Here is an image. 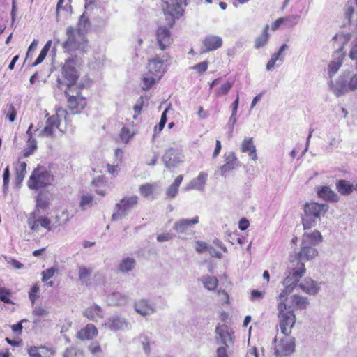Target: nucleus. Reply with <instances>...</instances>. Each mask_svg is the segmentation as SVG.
<instances>
[{"mask_svg":"<svg viewBox=\"0 0 357 357\" xmlns=\"http://www.w3.org/2000/svg\"><path fill=\"white\" fill-rule=\"evenodd\" d=\"M199 222V217L195 216L192 219L183 218L176 222L173 229L179 234L185 233L188 229Z\"/></svg>","mask_w":357,"mask_h":357,"instance_id":"24","label":"nucleus"},{"mask_svg":"<svg viewBox=\"0 0 357 357\" xmlns=\"http://www.w3.org/2000/svg\"><path fill=\"white\" fill-rule=\"evenodd\" d=\"M170 59L167 54L156 55L149 60L147 68L149 73L155 77H160L165 72L164 64Z\"/></svg>","mask_w":357,"mask_h":357,"instance_id":"10","label":"nucleus"},{"mask_svg":"<svg viewBox=\"0 0 357 357\" xmlns=\"http://www.w3.org/2000/svg\"><path fill=\"white\" fill-rule=\"evenodd\" d=\"M280 342L275 345V356H288L295 351V338L290 335H284Z\"/></svg>","mask_w":357,"mask_h":357,"instance_id":"11","label":"nucleus"},{"mask_svg":"<svg viewBox=\"0 0 357 357\" xmlns=\"http://www.w3.org/2000/svg\"><path fill=\"white\" fill-rule=\"evenodd\" d=\"M208 248L209 246H208L205 242L200 241H196L195 250L197 252L202 253L206 250L208 251Z\"/></svg>","mask_w":357,"mask_h":357,"instance_id":"64","label":"nucleus"},{"mask_svg":"<svg viewBox=\"0 0 357 357\" xmlns=\"http://www.w3.org/2000/svg\"><path fill=\"white\" fill-rule=\"evenodd\" d=\"M268 30V26L266 25L263 31V33L256 38L255 44V48L259 49L267 43L269 37Z\"/></svg>","mask_w":357,"mask_h":357,"instance_id":"38","label":"nucleus"},{"mask_svg":"<svg viewBox=\"0 0 357 357\" xmlns=\"http://www.w3.org/2000/svg\"><path fill=\"white\" fill-rule=\"evenodd\" d=\"M284 23L288 28L296 26L300 20V16L298 15H291L287 17H283Z\"/></svg>","mask_w":357,"mask_h":357,"instance_id":"44","label":"nucleus"},{"mask_svg":"<svg viewBox=\"0 0 357 357\" xmlns=\"http://www.w3.org/2000/svg\"><path fill=\"white\" fill-rule=\"evenodd\" d=\"M298 288L309 295H316L320 290V285L317 282L307 277L299 282Z\"/></svg>","mask_w":357,"mask_h":357,"instance_id":"20","label":"nucleus"},{"mask_svg":"<svg viewBox=\"0 0 357 357\" xmlns=\"http://www.w3.org/2000/svg\"><path fill=\"white\" fill-rule=\"evenodd\" d=\"M203 44L206 50H203L202 53L220 48L222 45V40L220 36L209 35L203 40Z\"/></svg>","mask_w":357,"mask_h":357,"instance_id":"23","label":"nucleus"},{"mask_svg":"<svg viewBox=\"0 0 357 357\" xmlns=\"http://www.w3.org/2000/svg\"><path fill=\"white\" fill-rule=\"evenodd\" d=\"M137 204L138 197L136 195L123 197L116 204V212L112 214V220L115 221L125 218L132 209L137 206Z\"/></svg>","mask_w":357,"mask_h":357,"instance_id":"8","label":"nucleus"},{"mask_svg":"<svg viewBox=\"0 0 357 357\" xmlns=\"http://www.w3.org/2000/svg\"><path fill=\"white\" fill-rule=\"evenodd\" d=\"M11 291L10 289L5 287H0V301L5 303H12L10 298Z\"/></svg>","mask_w":357,"mask_h":357,"instance_id":"46","label":"nucleus"},{"mask_svg":"<svg viewBox=\"0 0 357 357\" xmlns=\"http://www.w3.org/2000/svg\"><path fill=\"white\" fill-rule=\"evenodd\" d=\"M56 271H57V268H54V267H52L50 268H48V269L43 271V273H42V275H43L42 280H43V282H46L49 279L52 278L54 275V274H55V273Z\"/></svg>","mask_w":357,"mask_h":357,"instance_id":"55","label":"nucleus"},{"mask_svg":"<svg viewBox=\"0 0 357 357\" xmlns=\"http://www.w3.org/2000/svg\"><path fill=\"white\" fill-rule=\"evenodd\" d=\"M130 298L120 292H114L107 297L109 305L124 306L128 303Z\"/></svg>","mask_w":357,"mask_h":357,"instance_id":"26","label":"nucleus"},{"mask_svg":"<svg viewBox=\"0 0 357 357\" xmlns=\"http://www.w3.org/2000/svg\"><path fill=\"white\" fill-rule=\"evenodd\" d=\"M215 341L222 346L229 347L234 343L233 331L225 324H218L215 330Z\"/></svg>","mask_w":357,"mask_h":357,"instance_id":"12","label":"nucleus"},{"mask_svg":"<svg viewBox=\"0 0 357 357\" xmlns=\"http://www.w3.org/2000/svg\"><path fill=\"white\" fill-rule=\"evenodd\" d=\"M167 112V109H165L162 112L161 118H160V121L158 125L155 126V129H154L155 132H156V131L160 132L164 128V126L167 120V116H166Z\"/></svg>","mask_w":357,"mask_h":357,"instance_id":"57","label":"nucleus"},{"mask_svg":"<svg viewBox=\"0 0 357 357\" xmlns=\"http://www.w3.org/2000/svg\"><path fill=\"white\" fill-rule=\"evenodd\" d=\"M208 66V62L207 61H204L195 65L194 66L192 67V68L197 70L199 73L202 74L207 70Z\"/></svg>","mask_w":357,"mask_h":357,"instance_id":"61","label":"nucleus"},{"mask_svg":"<svg viewBox=\"0 0 357 357\" xmlns=\"http://www.w3.org/2000/svg\"><path fill=\"white\" fill-rule=\"evenodd\" d=\"M331 90L337 96L357 90V73L351 75L349 70L343 71L335 84L331 81Z\"/></svg>","mask_w":357,"mask_h":357,"instance_id":"4","label":"nucleus"},{"mask_svg":"<svg viewBox=\"0 0 357 357\" xmlns=\"http://www.w3.org/2000/svg\"><path fill=\"white\" fill-rule=\"evenodd\" d=\"M355 185L344 179L338 180L336 182V188L342 195H349L354 190Z\"/></svg>","mask_w":357,"mask_h":357,"instance_id":"31","label":"nucleus"},{"mask_svg":"<svg viewBox=\"0 0 357 357\" xmlns=\"http://www.w3.org/2000/svg\"><path fill=\"white\" fill-rule=\"evenodd\" d=\"M182 150L178 148L168 149L162 156V160L166 167H174L183 161Z\"/></svg>","mask_w":357,"mask_h":357,"instance_id":"13","label":"nucleus"},{"mask_svg":"<svg viewBox=\"0 0 357 357\" xmlns=\"http://www.w3.org/2000/svg\"><path fill=\"white\" fill-rule=\"evenodd\" d=\"M233 86V82H227L223 84L219 89L216 90V94L218 96H223L227 94L229 91Z\"/></svg>","mask_w":357,"mask_h":357,"instance_id":"53","label":"nucleus"},{"mask_svg":"<svg viewBox=\"0 0 357 357\" xmlns=\"http://www.w3.org/2000/svg\"><path fill=\"white\" fill-rule=\"evenodd\" d=\"M207 174L202 172L199 174L198 176L192 180L188 184L187 189L188 190H197L199 191H203L206 184Z\"/></svg>","mask_w":357,"mask_h":357,"instance_id":"28","label":"nucleus"},{"mask_svg":"<svg viewBox=\"0 0 357 357\" xmlns=\"http://www.w3.org/2000/svg\"><path fill=\"white\" fill-rule=\"evenodd\" d=\"M139 192L142 196L147 197L153 192V186L151 184L146 183L139 187Z\"/></svg>","mask_w":357,"mask_h":357,"instance_id":"49","label":"nucleus"},{"mask_svg":"<svg viewBox=\"0 0 357 357\" xmlns=\"http://www.w3.org/2000/svg\"><path fill=\"white\" fill-rule=\"evenodd\" d=\"M204 287L208 290H214L218 284V279L214 276L205 275L201 278Z\"/></svg>","mask_w":357,"mask_h":357,"instance_id":"36","label":"nucleus"},{"mask_svg":"<svg viewBox=\"0 0 357 357\" xmlns=\"http://www.w3.org/2000/svg\"><path fill=\"white\" fill-rule=\"evenodd\" d=\"M317 218L310 215L307 213H305L302 216V224L305 230L310 229L317 225Z\"/></svg>","mask_w":357,"mask_h":357,"instance_id":"37","label":"nucleus"},{"mask_svg":"<svg viewBox=\"0 0 357 357\" xmlns=\"http://www.w3.org/2000/svg\"><path fill=\"white\" fill-rule=\"evenodd\" d=\"M76 66V56H71L66 59L65 63L62 67V75L66 80L67 86L69 89L75 84L79 77Z\"/></svg>","mask_w":357,"mask_h":357,"instance_id":"9","label":"nucleus"},{"mask_svg":"<svg viewBox=\"0 0 357 357\" xmlns=\"http://www.w3.org/2000/svg\"><path fill=\"white\" fill-rule=\"evenodd\" d=\"M323 241V237L320 231L314 230L312 233L305 232L302 236L300 251L295 255L290 262L292 266L298 264V261H310L318 255V250L314 248Z\"/></svg>","mask_w":357,"mask_h":357,"instance_id":"1","label":"nucleus"},{"mask_svg":"<svg viewBox=\"0 0 357 357\" xmlns=\"http://www.w3.org/2000/svg\"><path fill=\"white\" fill-rule=\"evenodd\" d=\"M32 314L36 317H46L49 314V311L41 305H38L33 307Z\"/></svg>","mask_w":357,"mask_h":357,"instance_id":"50","label":"nucleus"},{"mask_svg":"<svg viewBox=\"0 0 357 357\" xmlns=\"http://www.w3.org/2000/svg\"><path fill=\"white\" fill-rule=\"evenodd\" d=\"M349 56L352 61H355L354 66L357 70V40L352 43Z\"/></svg>","mask_w":357,"mask_h":357,"instance_id":"54","label":"nucleus"},{"mask_svg":"<svg viewBox=\"0 0 357 357\" xmlns=\"http://www.w3.org/2000/svg\"><path fill=\"white\" fill-rule=\"evenodd\" d=\"M225 163L222 165L217 172V173H219L222 176H224L226 173L235 169L239 166L238 159L233 151L225 154Z\"/></svg>","mask_w":357,"mask_h":357,"instance_id":"18","label":"nucleus"},{"mask_svg":"<svg viewBox=\"0 0 357 357\" xmlns=\"http://www.w3.org/2000/svg\"><path fill=\"white\" fill-rule=\"evenodd\" d=\"M236 122V114H231V116L227 122V127L229 129V136L232 137V133L234 131V125Z\"/></svg>","mask_w":357,"mask_h":357,"instance_id":"60","label":"nucleus"},{"mask_svg":"<svg viewBox=\"0 0 357 357\" xmlns=\"http://www.w3.org/2000/svg\"><path fill=\"white\" fill-rule=\"evenodd\" d=\"M329 208L328 204H319L316 202H307L303 206L304 213L316 218L324 215Z\"/></svg>","mask_w":357,"mask_h":357,"instance_id":"16","label":"nucleus"},{"mask_svg":"<svg viewBox=\"0 0 357 357\" xmlns=\"http://www.w3.org/2000/svg\"><path fill=\"white\" fill-rule=\"evenodd\" d=\"M185 0H162V8L167 24L172 27L175 19L179 18L183 12V3Z\"/></svg>","mask_w":357,"mask_h":357,"instance_id":"7","label":"nucleus"},{"mask_svg":"<svg viewBox=\"0 0 357 357\" xmlns=\"http://www.w3.org/2000/svg\"><path fill=\"white\" fill-rule=\"evenodd\" d=\"M84 317L93 321H98L103 318L102 310L100 306L93 304L87 307L83 312Z\"/></svg>","mask_w":357,"mask_h":357,"instance_id":"25","label":"nucleus"},{"mask_svg":"<svg viewBox=\"0 0 357 357\" xmlns=\"http://www.w3.org/2000/svg\"><path fill=\"white\" fill-rule=\"evenodd\" d=\"M65 93L68 96V107L73 114L80 113L81 111L84 108L86 101L85 98H81L78 99L79 93L77 96H70L67 91Z\"/></svg>","mask_w":357,"mask_h":357,"instance_id":"19","label":"nucleus"},{"mask_svg":"<svg viewBox=\"0 0 357 357\" xmlns=\"http://www.w3.org/2000/svg\"><path fill=\"white\" fill-rule=\"evenodd\" d=\"M292 303L294 305L301 310H304L307 307L310 303L308 298L305 296H302L299 294H294L291 297Z\"/></svg>","mask_w":357,"mask_h":357,"instance_id":"34","label":"nucleus"},{"mask_svg":"<svg viewBox=\"0 0 357 357\" xmlns=\"http://www.w3.org/2000/svg\"><path fill=\"white\" fill-rule=\"evenodd\" d=\"M92 271L84 266H80L79 268V278L82 283L88 286L91 284V275Z\"/></svg>","mask_w":357,"mask_h":357,"instance_id":"35","label":"nucleus"},{"mask_svg":"<svg viewBox=\"0 0 357 357\" xmlns=\"http://www.w3.org/2000/svg\"><path fill=\"white\" fill-rule=\"evenodd\" d=\"M144 81V89H150L155 83V78L153 76L146 75L143 79Z\"/></svg>","mask_w":357,"mask_h":357,"instance_id":"63","label":"nucleus"},{"mask_svg":"<svg viewBox=\"0 0 357 357\" xmlns=\"http://www.w3.org/2000/svg\"><path fill=\"white\" fill-rule=\"evenodd\" d=\"M78 26L79 27L77 29H76V31H80L81 32L86 30L90 26V22L88 17L84 15V14L80 16Z\"/></svg>","mask_w":357,"mask_h":357,"instance_id":"47","label":"nucleus"},{"mask_svg":"<svg viewBox=\"0 0 357 357\" xmlns=\"http://www.w3.org/2000/svg\"><path fill=\"white\" fill-rule=\"evenodd\" d=\"M105 325L109 330L114 332L129 329L131 327L130 323L125 317L119 315L110 317Z\"/></svg>","mask_w":357,"mask_h":357,"instance_id":"15","label":"nucleus"},{"mask_svg":"<svg viewBox=\"0 0 357 357\" xmlns=\"http://www.w3.org/2000/svg\"><path fill=\"white\" fill-rule=\"evenodd\" d=\"M40 357H51L54 355L55 351L50 347H38Z\"/></svg>","mask_w":357,"mask_h":357,"instance_id":"51","label":"nucleus"},{"mask_svg":"<svg viewBox=\"0 0 357 357\" xmlns=\"http://www.w3.org/2000/svg\"><path fill=\"white\" fill-rule=\"evenodd\" d=\"M17 112L13 104L8 105L6 117L10 122H13L16 118Z\"/></svg>","mask_w":357,"mask_h":357,"instance_id":"56","label":"nucleus"},{"mask_svg":"<svg viewBox=\"0 0 357 357\" xmlns=\"http://www.w3.org/2000/svg\"><path fill=\"white\" fill-rule=\"evenodd\" d=\"M241 150L243 153L248 152V155L253 160H256L257 159V155L256 153V148L253 144V138L252 137H246L243 139Z\"/></svg>","mask_w":357,"mask_h":357,"instance_id":"30","label":"nucleus"},{"mask_svg":"<svg viewBox=\"0 0 357 357\" xmlns=\"http://www.w3.org/2000/svg\"><path fill=\"white\" fill-rule=\"evenodd\" d=\"M305 271L304 262L300 261H298V264H295V266H292V267L289 268L287 275L283 280L284 288L278 296L280 301H285L288 295L296 287H298V282L305 273Z\"/></svg>","mask_w":357,"mask_h":357,"instance_id":"3","label":"nucleus"},{"mask_svg":"<svg viewBox=\"0 0 357 357\" xmlns=\"http://www.w3.org/2000/svg\"><path fill=\"white\" fill-rule=\"evenodd\" d=\"M38 291H39V287L37 285H34L31 288V290L29 291V298L31 301L32 306H33V304H34L36 300L39 296Z\"/></svg>","mask_w":357,"mask_h":357,"instance_id":"59","label":"nucleus"},{"mask_svg":"<svg viewBox=\"0 0 357 357\" xmlns=\"http://www.w3.org/2000/svg\"><path fill=\"white\" fill-rule=\"evenodd\" d=\"M345 54L341 53L340 51H337L333 55V60L331 61L328 66V73L331 78H332L339 70L342 65L344 59Z\"/></svg>","mask_w":357,"mask_h":357,"instance_id":"21","label":"nucleus"},{"mask_svg":"<svg viewBox=\"0 0 357 357\" xmlns=\"http://www.w3.org/2000/svg\"><path fill=\"white\" fill-rule=\"evenodd\" d=\"M98 335V330L93 324H87L86 327L79 330L77 337L81 340L93 339Z\"/></svg>","mask_w":357,"mask_h":357,"instance_id":"29","label":"nucleus"},{"mask_svg":"<svg viewBox=\"0 0 357 357\" xmlns=\"http://www.w3.org/2000/svg\"><path fill=\"white\" fill-rule=\"evenodd\" d=\"M88 349L96 357H100L102 354V349L98 342H92L88 347Z\"/></svg>","mask_w":357,"mask_h":357,"instance_id":"43","label":"nucleus"},{"mask_svg":"<svg viewBox=\"0 0 357 357\" xmlns=\"http://www.w3.org/2000/svg\"><path fill=\"white\" fill-rule=\"evenodd\" d=\"M54 181V176L45 167L38 166L31 173L27 182L31 190H39L51 185Z\"/></svg>","mask_w":357,"mask_h":357,"instance_id":"5","label":"nucleus"},{"mask_svg":"<svg viewBox=\"0 0 357 357\" xmlns=\"http://www.w3.org/2000/svg\"><path fill=\"white\" fill-rule=\"evenodd\" d=\"M60 126V119L58 114L52 115L46 120L45 126L41 131V134L47 137H52L54 132Z\"/></svg>","mask_w":357,"mask_h":357,"instance_id":"22","label":"nucleus"},{"mask_svg":"<svg viewBox=\"0 0 357 357\" xmlns=\"http://www.w3.org/2000/svg\"><path fill=\"white\" fill-rule=\"evenodd\" d=\"M279 327L283 335H291V329L296 322V315L290 307L287 306L284 301H280L278 305Z\"/></svg>","mask_w":357,"mask_h":357,"instance_id":"6","label":"nucleus"},{"mask_svg":"<svg viewBox=\"0 0 357 357\" xmlns=\"http://www.w3.org/2000/svg\"><path fill=\"white\" fill-rule=\"evenodd\" d=\"M183 181V176H178L173 183L167 188L166 195L170 198H174L178 193V188Z\"/></svg>","mask_w":357,"mask_h":357,"instance_id":"33","label":"nucleus"},{"mask_svg":"<svg viewBox=\"0 0 357 357\" xmlns=\"http://www.w3.org/2000/svg\"><path fill=\"white\" fill-rule=\"evenodd\" d=\"M10 180V170L9 167H7L3 172V192L6 194L8 188V183Z\"/></svg>","mask_w":357,"mask_h":357,"instance_id":"58","label":"nucleus"},{"mask_svg":"<svg viewBox=\"0 0 357 357\" xmlns=\"http://www.w3.org/2000/svg\"><path fill=\"white\" fill-rule=\"evenodd\" d=\"M168 27L166 26H160L156 30V40L160 50H166L172 42V38L169 29L172 27L167 24Z\"/></svg>","mask_w":357,"mask_h":357,"instance_id":"14","label":"nucleus"},{"mask_svg":"<svg viewBox=\"0 0 357 357\" xmlns=\"http://www.w3.org/2000/svg\"><path fill=\"white\" fill-rule=\"evenodd\" d=\"M38 221H39L41 227L47 229L48 231H50L52 229L50 226V220L47 218L45 216H40L38 218Z\"/></svg>","mask_w":357,"mask_h":357,"instance_id":"62","label":"nucleus"},{"mask_svg":"<svg viewBox=\"0 0 357 357\" xmlns=\"http://www.w3.org/2000/svg\"><path fill=\"white\" fill-rule=\"evenodd\" d=\"M66 33V40L62 43L64 52L76 56L77 53L84 54L88 51V40L83 32L70 26L67 27Z\"/></svg>","mask_w":357,"mask_h":357,"instance_id":"2","label":"nucleus"},{"mask_svg":"<svg viewBox=\"0 0 357 357\" xmlns=\"http://www.w3.org/2000/svg\"><path fill=\"white\" fill-rule=\"evenodd\" d=\"M317 195L320 198L331 202H337L340 199L338 195L333 191L329 186L318 188Z\"/></svg>","mask_w":357,"mask_h":357,"instance_id":"27","label":"nucleus"},{"mask_svg":"<svg viewBox=\"0 0 357 357\" xmlns=\"http://www.w3.org/2000/svg\"><path fill=\"white\" fill-rule=\"evenodd\" d=\"M136 261L135 259L132 257H126L122 259L119 265L118 270L121 273H127L131 271L135 266Z\"/></svg>","mask_w":357,"mask_h":357,"instance_id":"32","label":"nucleus"},{"mask_svg":"<svg viewBox=\"0 0 357 357\" xmlns=\"http://www.w3.org/2000/svg\"><path fill=\"white\" fill-rule=\"evenodd\" d=\"M135 310L142 316H147L153 314L156 311V305L148 299H139L134 303Z\"/></svg>","mask_w":357,"mask_h":357,"instance_id":"17","label":"nucleus"},{"mask_svg":"<svg viewBox=\"0 0 357 357\" xmlns=\"http://www.w3.org/2000/svg\"><path fill=\"white\" fill-rule=\"evenodd\" d=\"M27 223L31 230H38L40 222L38 221V218L36 219V212H33L31 214V217L29 218Z\"/></svg>","mask_w":357,"mask_h":357,"instance_id":"48","label":"nucleus"},{"mask_svg":"<svg viewBox=\"0 0 357 357\" xmlns=\"http://www.w3.org/2000/svg\"><path fill=\"white\" fill-rule=\"evenodd\" d=\"M37 149V142L33 137L30 136L27 140L26 147L24 149V157H28L33 154Z\"/></svg>","mask_w":357,"mask_h":357,"instance_id":"39","label":"nucleus"},{"mask_svg":"<svg viewBox=\"0 0 357 357\" xmlns=\"http://www.w3.org/2000/svg\"><path fill=\"white\" fill-rule=\"evenodd\" d=\"M144 104V97L141 96L137 100L136 104L133 107V109L135 112V114L133 116L135 119H137V115H139L142 109L143 105Z\"/></svg>","mask_w":357,"mask_h":357,"instance_id":"52","label":"nucleus"},{"mask_svg":"<svg viewBox=\"0 0 357 357\" xmlns=\"http://www.w3.org/2000/svg\"><path fill=\"white\" fill-rule=\"evenodd\" d=\"M93 197L89 195H84L81 197L79 206L82 210H85L93 204Z\"/></svg>","mask_w":357,"mask_h":357,"instance_id":"41","label":"nucleus"},{"mask_svg":"<svg viewBox=\"0 0 357 357\" xmlns=\"http://www.w3.org/2000/svg\"><path fill=\"white\" fill-rule=\"evenodd\" d=\"M134 132L127 127H123L121 130L120 137L123 142L128 143L134 136Z\"/></svg>","mask_w":357,"mask_h":357,"instance_id":"42","label":"nucleus"},{"mask_svg":"<svg viewBox=\"0 0 357 357\" xmlns=\"http://www.w3.org/2000/svg\"><path fill=\"white\" fill-rule=\"evenodd\" d=\"M49 205L48 199L45 195L40 193L36 199V208L45 210Z\"/></svg>","mask_w":357,"mask_h":357,"instance_id":"45","label":"nucleus"},{"mask_svg":"<svg viewBox=\"0 0 357 357\" xmlns=\"http://www.w3.org/2000/svg\"><path fill=\"white\" fill-rule=\"evenodd\" d=\"M63 357H84L83 351L75 347L67 348L63 354Z\"/></svg>","mask_w":357,"mask_h":357,"instance_id":"40","label":"nucleus"}]
</instances>
